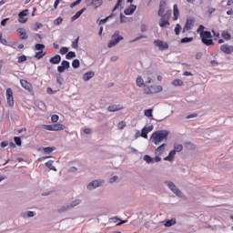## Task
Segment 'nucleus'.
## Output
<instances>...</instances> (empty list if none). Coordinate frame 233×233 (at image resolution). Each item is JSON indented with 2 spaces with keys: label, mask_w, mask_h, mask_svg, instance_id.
<instances>
[{
  "label": "nucleus",
  "mask_w": 233,
  "mask_h": 233,
  "mask_svg": "<svg viewBox=\"0 0 233 233\" xmlns=\"http://www.w3.org/2000/svg\"><path fill=\"white\" fill-rule=\"evenodd\" d=\"M86 11V8H82L80 11H77L72 17H71V21H76V19H79V17H81V15H83V14Z\"/></svg>",
  "instance_id": "20"
},
{
  "label": "nucleus",
  "mask_w": 233,
  "mask_h": 233,
  "mask_svg": "<svg viewBox=\"0 0 233 233\" xmlns=\"http://www.w3.org/2000/svg\"><path fill=\"white\" fill-rule=\"evenodd\" d=\"M172 85L174 86H183V81H181L180 79H175L173 82H172Z\"/></svg>",
  "instance_id": "47"
},
{
  "label": "nucleus",
  "mask_w": 233,
  "mask_h": 233,
  "mask_svg": "<svg viewBox=\"0 0 233 233\" xmlns=\"http://www.w3.org/2000/svg\"><path fill=\"white\" fill-rule=\"evenodd\" d=\"M55 132H59L60 130H65L66 127L63 124H54Z\"/></svg>",
  "instance_id": "30"
},
{
  "label": "nucleus",
  "mask_w": 233,
  "mask_h": 233,
  "mask_svg": "<svg viewBox=\"0 0 233 233\" xmlns=\"http://www.w3.org/2000/svg\"><path fill=\"white\" fill-rule=\"evenodd\" d=\"M39 28H43V24L41 23H35V32H37Z\"/></svg>",
  "instance_id": "59"
},
{
  "label": "nucleus",
  "mask_w": 233,
  "mask_h": 233,
  "mask_svg": "<svg viewBox=\"0 0 233 233\" xmlns=\"http://www.w3.org/2000/svg\"><path fill=\"white\" fill-rule=\"evenodd\" d=\"M36 106L40 109V110H46V106L45 105V102L40 101L36 103Z\"/></svg>",
  "instance_id": "41"
},
{
  "label": "nucleus",
  "mask_w": 233,
  "mask_h": 233,
  "mask_svg": "<svg viewBox=\"0 0 233 233\" xmlns=\"http://www.w3.org/2000/svg\"><path fill=\"white\" fill-rule=\"evenodd\" d=\"M201 41L206 46H212L214 40H212V33L210 31H205L200 33Z\"/></svg>",
  "instance_id": "3"
},
{
  "label": "nucleus",
  "mask_w": 233,
  "mask_h": 233,
  "mask_svg": "<svg viewBox=\"0 0 233 233\" xmlns=\"http://www.w3.org/2000/svg\"><path fill=\"white\" fill-rule=\"evenodd\" d=\"M136 84L141 88L145 86V80H143V77L137 76Z\"/></svg>",
  "instance_id": "33"
},
{
  "label": "nucleus",
  "mask_w": 233,
  "mask_h": 233,
  "mask_svg": "<svg viewBox=\"0 0 233 233\" xmlns=\"http://www.w3.org/2000/svg\"><path fill=\"white\" fill-rule=\"evenodd\" d=\"M51 121H52V123H57V122L59 121V116H57V115H53V116H51Z\"/></svg>",
  "instance_id": "55"
},
{
  "label": "nucleus",
  "mask_w": 233,
  "mask_h": 233,
  "mask_svg": "<svg viewBox=\"0 0 233 233\" xmlns=\"http://www.w3.org/2000/svg\"><path fill=\"white\" fill-rule=\"evenodd\" d=\"M95 76L96 73L94 71H88L83 75L82 79L83 81H90Z\"/></svg>",
  "instance_id": "15"
},
{
  "label": "nucleus",
  "mask_w": 233,
  "mask_h": 233,
  "mask_svg": "<svg viewBox=\"0 0 233 233\" xmlns=\"http://www.w3.org/2000/svg\"><path fill=\"white\" fill-rule=\"evenodd\" d=\"M113 15H114L112 14L109 16H107V17H106L104 19H101L99 25H101V23H106L108 21V19H110V17H113Z\"/></svg>",
  "instance_id": "60"
},
{
  "label": "nucleus",
  "mask_w": 233,
  "mask_h": 233,
  "mask_svg": "<svg viewBox=\"0 0 233 233\" xmlns=\"http://www.w3.org/2000/svg\"><path fill=\"white\" fill-rule=\"evenodd\" d=\"M125 127H127V124L124 121L118 123V128L120 130H123V128H125Z\"/></svg>",
  "instance_id": "58"
},
{
  "label": "nucleus",
  "mask_w": 233,
  "mask_h": 233,
  "mask_svg": "<svg viewBox=\"0 0 233 233\" xmlns=\"http://www.w3.org/2000/svg\"><path fill=\"white\" fill-rule=\"evenodd\" d=\"M44 130H49L50 132H55L54 124L53 125H44L42 126Z\"/></svg>",
  "instance_id": "35"
},
{
  "label": "nucleus",
  "mask_w": 233,
  "mask_h": 233,
  "mask_svg": "<svg viewBox=\"0 0 233 233\" xmlns=\"http://www.w3.org/2000/svg\"><path fill=\"white\" fill-rule=\"evenodd\" d=\"M173 225H176V219L175 218L167 220L166 223H165V227H173Z\"/></svg>",
  "instance_id": "39"
},
{
  "label": "nucleus",
  "mask_w": 233,
  "mask_h": 233,
  "mask_svg": "<svg viewBox=\"0 0 233 233\" xmlns=\"http://www.w3.org/2000/svg\"><path fill=\"white\" fill-rule=\"evenodd\" d=\"M123 106L121 105H111L107 107L109 112H119V110H123Z\"/></svg>",
  "instance_id": "14"
},
{
  "label": "nucleus",
  "mask_w": 233,
  "mask_h": 233,
  "mask_svg": "<svg viewBox=\"0 0 233 233\" xmlns=\"http://www.w3.org/2000/svg\"><path fill=\"white\" fill-rule=\"evenodd\" d=\"M61 56H65L66 54H68V47H61L60 49Z\"/></svg>",
  "instance_id": "54"
},
{
  "label": "nucleus",
  "mask_w": 233,
  "mask_h": 233,
  "mask_svg": "<svg viewBox=\"0 0 233 233\" xmlns=\"http://www.w3.org/2000/svg\"><path fill=\"white\" fill-rule=\"evenodd\" d=\"M154 45L159 48V50H168V45L167 42H163L162 40H155Z\"/></svg>",
  "instance_id": "11"
},
{
  "label": "nucleus",
  "mask_w": 233,
  "mask_h": 233,
  "mask_svg": "<svg viewBox=\"0 0 233 233\" xmlns=\"http://www.w3.org/2000/svg\"><path fill=\"white\" fill-rule=\"evenodd\" d=\"M175 33H176V35H179V34L181 33V25L179 24L176 25Z\"/></svg>",
  "instance_id": "51"
},
{
  "label": "nucleus",
  "mask_w": 233,
  "mask_h": 233,
  "mask_svg": "<svg viewBox=\"0 0 233 233\" xmlns=\"http://www.w3.org/2000/svg\"><path fill=\"white\" fill-rule=\"evenodd\" d=\"M163 92V86H151L149 89V94H157Z\"/></svg>",
  "instance_id": "16"
},
{
  "label": "nucleus",
  "mask_w": 233,
  "mask_h": 233,
  "mask_svg": "<svg viewBox=\"0 0 233 233\" xmlns=\"http://www.w3.org/2000/svg\"><path fill=\"white\" fill-rule=\"evenodd\" d=\"M28 15V9L23 10L22 12H20L18 14V17H26V15Z\"/></svg>",
  "instance_id": "50"
},
{
  "label": "nucleus",
  "mask_w": 233,
  "mask_h": 233,
  "mask_svg": "<svg viewBox=\"0 0 233 233\" xmlns=\"http://www.w3.org/2000/svg\"><path fill=\"white\" fill-rule=\"evenodd\" d=\"M121 3H123V0H117V3L113 8L112 12H116V10H117L121 6Z\"/></svg>",
  "instance_id": "53"
},
{
  "label": "nucleus",
  "mask_w": 233,
  "mask_h": 233,
  "mask_svg": "<svg viewBox=\"0 0 233 233\" xmlns=\"http://www.w3.org/2000/svg\"><path fill=\"white\" fill-rule=\"evenodd\" d=\"M86 6H94L95 9L99 8L103 5V0H86Z\"/></svg>",
  "instance_id": "8"
},
{
  "label": "nucleus",
  "mask_w": 233,
  "mask_h": 233,
  "mask_svg": "<svg viewBox=\"0 0 233 233\" xmlns=\"http://www.w3.org/2000/svg\"><path fill=\"white\" fill-rule=\"evenodd\" d=\"M35 50H37L38 52H43V50H45V45H43V44H36L35 46Z\"/></svg>",
  "instance_id": "43"
},
{
  "label": "nucleus",
  "mask_w": 233,
  "mask_h": 233,
  "mask_svg": "<svg viewBox=\"0 0 233 233\" xmlns=\"http://www.w3.org/2000/svg\"><path fill=\"white\" fill-rule=\"evenodd\" d=\"M154 130V126H148V127H144L141 130L140 133V137H144V139H148V133L152 132Z\"/></svg>",
  "instance_id": "7"
},
{
  "label": "nucleus",
  "mask_w": 233,
  "mask_h": 233,
  "mask_svg": "<svg viewBox=\"0 0 233 233\" xmlns=\"http://www.w3.org/2000/svg\"><path fill=\"white\" fill-rule=\"evenodd\" d=\"M72 48L77 50L79 48V36L72 42Z\"/></svg>",
  "instance_id": "42"
},
{
  "label": "nucleus",
  "mask_w": 233,
  "mask_h": 233,
  "mask_svg": "<svg viewBox=\"0 0 233 233\" xmlns=\"http://www.w3.org/2000/svg\"><path fill=\"white\" fill-rule=\"evenodd\" d=\"M112 219L114 220V223H116L117 226L125 225V223H128V220H121L117 217H115Z\"/></svg>",
  "instance_id": "29"
},
{
  "label": "nucleus",
  "mask_w": 233,
  "mask_h": 233,
  "mask_svg": "<svg viewBox=\"0 0 233 233\" xmlns=\"http://www.w3.org/2000/svg\"><path fill=\"white\" fill-rule=\"evenodd\" d=\"M221 36L223 37V39H226V41H230L232 39V35L227 31H223Z\"/></svg>",
  "instance_id": "31"
},
{
  "label": "nucleus",
  "mask_w": 233,
  "mask_h": 233,
  "mask_svg": "<svg viewBox=\"0 0 233 233\" xmlns=\"http://www.w3.org/2000/svg\"><path fill=\"white\" fill-rule=\"evenodd\" d=\"M0 43H1V45H4V46L8 45V41H6V39L3 38V33H0Z\"/></svg>",
  "instance_id": "52"
},
{
  "label": "nucleus",
  "mask_w": 233,
  "mask_h": 233,
  "mask_svg": "<svg viewBox=\"0 0 233 233\" xmlns=\"http://www.w3.org/2000/svg\"><path fill=\"white\" fill-rule=\"evenodd\" d=\"M144 161H146V163H154V158L152 157H150L149 155H146L143 157Z\"/></svg>",
  "instance_id": "38"
},
{
  "label": "nucleus",
  "mask_w": 233,
  "mask_h": 233,
  "mask_svg": "<svg viewBox=\"0 0 233 233\" xmlns=\"http://www.w3.org/2000/svg\"><path fill=\"white\" fill-rule=\"evenodd\" d=\"M194 23H196L194 19L192 18L187 19L182 31L183 34H185V32H188V30H192V26H194Z\"/></svg>",
  "instance_id": "12"
},
{
  "label": "nucleus",
  "mask_w": 233,
  "mask_h": 233,
  "mask_svg": "<svg viewBox=\"0 0 233 233\" xmlns=\"http://www.w3.org/2000/svg\"><path fill=\"white\" fill-rule=\"evenodd\" d=\"M81 203H82V200L79 198H76V199L69 202L68 204H69L70 208H76V207H77L78 205H81Z\"/></svg>",
  "instance_id": "25"
},
{
  "label": "nucleus",
  "mask_w": 233,
  "mask_h": 233,
  "mask_svg": "<svg viewBox=\"0 0 233 233\" xmlns=\"http://www.w3.org/2000/svg\"><path fill=\"white\" fill-rule=\"evenodd\" d=\"M125 37L119 35V31H116L111 36V40L107 44L108 48H114L120 41H123Z\"/></svg>",
  "instance_id": "4"
},
{
  "label": "nucleus",
  "mask_w": 233,
  "mask_h": 233,
  "mask_svg": "<svg viewBox=\"0 0 233 233\" xmlns=\"http://www.w3.org/2000/svg\"><path fill=\"white\" fill-rule=\"evenodd\" d=\"M173 14H174L175 21L177 20V17H179V9L177 8V5H174V6H173Z\"/></svg>",
  "instance_id": "32"
},
{
  "label": "nucleus",
  "mask_w": 233,
  "mask_h": 233,
  "mask_svg": "<svg viewBox=\"0 0 233 233\" xmlns=\"http://www.w3.org/2000/svg\"><path fill=\"white\" fill-rule=\"evenodd\" d=\"M165 148H167V144H162L161 146H159L156 150H155V154L157 156H161V154H163V152H165Z\"/></svg>",
  "instance_id": "22"
},
{
  "label": "nucleus",
  "mask_w": 233,
  "mask_h": 233,
  "mask_svg": "<svg viewBox=\"0 0 233 233\" xmlns=\"http://www.w3.org/2000/svg\"><path fill=\"white\" fill-rule=\"evenodd\" d=\"M15 143L17 147H21L23 145V141H21V138L19 137H15Z\"/></svg>",
  "instance_id": "48"
},
{
  "label": "nucleus",
  "mask_w": 233,
  "mask_h": 233,
  "mask_svg": "<svg viewBox=\"0 0 233 233\" xmlns=\"http://www.w3.org/2000/svg\"><path fill=\"white\" fill-rule=\"evenodd\" d=\"M17 32L19 34V37L22 40L28 39V35L26 34V29L25 28H18Z\"/></svg>",
  "instance_id": "17"
},
{
  "label": "nucleus",
  "mask_w": 233,
  "mask_h": 233,
  "mask_svg": "<svg viewBox=\"0 0 233 233\" xmlns=\"http://www.w3.org/2000/svg\"><path fill=\"white\" fill-rule=\"evenodd\" d=\"M154 112V109H147L144 111V115L146 117H148L149 119H152L153 121H157L158 123H161V121H164V119L157 120L154 118V115L152 114Z\"/></svg>",
  "instance_id": "13"
},
{
  "label": "nucleus",
  "mask_w": 233,
  "mask_h": 233,
  "mask_svg": "<svg viewBox=\"0 0 233 233\" xmlns=\"http://www.w3.org/2000/svg\"><path fill=\"white\" fill-rule=\"evenodd\" d=\"M54 150H56V147H44V148H43V152H44L45 154H52V152H54Z\"/></svg>",
  "instance_id": "40"
},
{
  "label": "nucleus",
  "mask_w": 233,
  "mask_h": 233,
  "mask_svg": "<svg viewBox=\"0 0 233 233\" xmlns=\"http://www.w3.org/2000/svg\"><path fill=\"white\" fill-rule=\"evenodd\" d=\"M137 6L131 5L128 8L125 9L124 14L126 15H132L137 10Z\"/></svg>",
  "instance_id": "18"
},
{
  "label": "nucleus",
  "mask_w": 233,
  "mask_h": 233,
  "mask_svg": "<svg viewBox=\"0 0 233 233\" xmlns=\"http://www.w3.org/2000/svg\"><path fill=\"white\" fill-rule=\"evenodd\" d=\"M80 65H81V62H79V59H75L72 62L73 68H79Z\"/></svg>",
  "instance_id": "46"
},
{
  "label": "nucleus",
  "mask_w": 233,
  "mask_h": 233,
  "mask_svg": "<svg viewBox=\"0 0 233 233\" xmlns=\"http://www.w3.org/2000/svg\"><path fill=\"white\" fill-rule=\"evenodd\" d=\"M21 216H22L24 218H34V217H35V211L23 212V213L21 214Z\"/></svg>",
  "instance_id": "28"
},
{
  "label": "nucleus",
  "mask_w": 233,
  "mask_h": 233,
  "mask_svg": "<svg viewBox=\"0 0 233 233\" xmlns=\"http://www.w3.org/2000/svg\"><path fill=\"white\" fill-rule=\"evenodd\" d=\"M209 15H212L214 14V12H216V8L214 7H209L208 10Z\"/></svg>",
  "instance_id": "64"
},
{
  "label": "nucleus",
  "mask_w": 233,
  "mask_h": 233,
  "mask_svg": "<svg viewBox=\"0 0 233 233\" xmlns=\"http://www.w3.org/2000/svg\"><path fill=\"white\" fill-rule=\"evenodd\" d=\"M194 117H198L197 113H193L191 115H188L187 116H186V119H193Z\"/></svg>",
  "instance_id": "62"
},
{
  "label": "nucleus",
  "mask_w": 233,
  "mask_h": 233,
  "mask_svg": "<svg viewBox=\"0 0 233 233\" xmlns=\"http://www.w3.org/2000/svg\"><path fill=\"white\" fill-rule=\"evenodd\" d=\"M173 151H175V154H177V152H183V145L181 144L176 145L174 147Z\"/></svg>",
  "instance_id": "37"
},
{
  "label": "nucleus",
  "mask_w": 233,
  "mask_h": 233,
  "mask_svg": "<svg viewBox=\"0 0 233 233\" xmlns=\"http://www.w3.org/2000/svg\"><path fill=\"white\" fill-rule=\"evenodd\" d=\"M49 62L52 64V65H59L61 63V56L59 55H56L55 56L51 57L49 59Z\"/></svg>",
  "instance_id": "19"
},
{
  "label": "nucleus",
  "mask_w": 233,
  "mask_h": 233,
  "mask_svg": "<svg viewBox=\"0 0 233 233\" xmlns=\"http://www.w3.org/2000/svg\"><path fill=\"white\" fill-rule=\"evenodd\" d=\"M176 157V151L171 150L167 157H164V161H169L172 163L174 161V157Z\"/></svg>",
  "instance_id": "24"
},
{
  "label": "nucleus",
  "mask_w": 233,
  "mask_h": 233,
  "mask_svg": "<svg viewBox=\"0 0 233 233\" xmlns=\"http://www.w3.org/2000/svg\"><path fill=\"white\" fill-rule=\"evenodd\" d=\"M68 68H70V62L66 60H63L61 63V66H57V70L59 74H63V72H65L66 70H68Z\"/></svg>",
  "instance_id": "9"
},
{
  "label": "nucleus",
  "mask_w": 233,
  "mask_h": 233,
  "mask_svg": "<svg viewBox=\"0 0 233 233\" xmlns=\"http://www.w3.org/2000/svg\"><path fill=\"white\" fill-rule=\"evenodd\" d=\"M81 1L83 0H76L70 5V8H74V6H77V5H81Z\"/></svg>",
  "instance_id": "57"
},
{
  "label": "nucleus",
  "mask_w": 233,
  "mask_h": 233,
  "mask_svg": "<svg viewBox=\"0 0 233 233\" xmlns=\"http://www.w3.org/2000/svg\"><path fill=\"white\" fill-rule=\"evenodd\" d=\"M198 34L201 35V32H205L204 25H199L198 29L197 30Z\"/></svg>",
  "instance_id": "63"
},
{
  "label": "nucleus",
  "mask_w": 233,
  "mask_h": 233,
  "mask_svg": "<svg viewBox=\"0 0 233 233\" xmlns=\"http://www.w3.org/2000/svg\"><path fill=\"white\" fill-rule=\"evenodd\" d=\"M168 134L170 131L165 129L155 131L150 137V141L154 145H161L163 141H168Z\"/></svg>",
  "instance_id": "1"
},
{
  "label": "nucleus",
  "mask_w": 233,
  "mask_h": 233,
  "mask_svg": "<svg viewBox=\"0 0 233 233\" xmlns=\"http://www.w3.org/2000/svg\"><path fill=\"white\" fill-rule=\"evenodd\" d=\"M20 84L21 86H23V88H25V90H32V84H30V82L26 81V80H20Z\"/></svg>",
  "instance_id": "21"
},
{
  "label": "nucleus",
  "mask_w": 233,
  "mask_h": 233,
  "mask_svg": "<svg viewBox=\"0 0 233 233\" xmlns=\"http://www.w3.org/2000/svg\"><path fill=\"white\" fill-rule=\"evenodd\" d=\"M191 41H194V37H184L180 40V43L187 44L191 43Z\"/></svg>",
  "instance_id": "45"
},
{
  "label": "nucleus",
  "mask_w": 233,
  "mask_h": 233,
  "mask_svg": "<svg viewBox=\"0 0 233 233\" xmlns=\"http://www.w3.org/2000/svg\"><path fill=\"white\" fill-rule=\"evenodd\" d=\"M74 57H76V52H74V51H69L66 55V59H74Z\"/></svg>",
  "instance_id": "44"
},
{
  "label": "nucleus",
  "mask_w": 233,
  "mask_h": 233,
  "mask_svg": "<svg viewBox=\"0 0 233 233\" xmlns=\"http://www.w3.org/2000/svg\"><path fill=\"white\" fill-rule=\"evenodd\" d=\"M117 179H119V177L114 176L113 177H111L109 179V183H116V181H117Z\"/></svg>",
  "instance_id": "61"
},
{
  "label": "nucleus",
  "mask_w": 233,
  "mask_h": 233,
  "mask_svg": "<svg viewBox=\"0 0 233 233\" xmlns=\"http://www.w3.org/2000/svg\"><path fill=\"white\" fill-rule=\"evenodd\" d=\"M68 210H72V208H70V204L67 203L66 205H64L61 208H59L57 209V212L59 214H63V212H68Z\"/></svg>",
  "instance_id": "23"
},
{
  "label": "nucleus",
  "mask_w": 233,
  "mask_h": 233,
  "mask_svg": "<svg viewBox=\"0 0 233 233\" xmlns=\"http://www.w3.org/2000/svg\"><path fill=\"white\" fill-rule=\"evenodd\" d=\"M61 23H63V17L58 16L56 19L54 20V25H56V26H58V25H61Z\"/></svg>",
  "instance_id": "49"
},
{
  "label": "nucleus",
  "mask_w": 233,
  "mask_h": 233,
  "mask_svg": "<svg viewBox=\"0 0 233 233\" xmlns=\"http://www.w3.org/2000/svg\"><path fill=\"white\" fill-rule=\"evenodd\" d=\"M220 51L224 54L230 55L233 53V46L228 44H223L220 46Z\"/></svg>",
  "instance_id": "10"
},
{
  "label": "nucleus",
  "mask_w": 233,
  "mask_h": 233,
  "mask_svg": "<svg viewBox=\"0 0 233 233\" xmlns=\"http://www.w3.org/2000/svg\"><path fill=\"white\" fill-rule=\"evenodd\" d=\"M165 185H167L169 190H171V192H173V194H175L177 198H180L181 199H187V196L183 194V191H181V189H179V187H177V186H176L174 182L167 180L165 182Z\"/></svg>",
  "instance_id": "2"
},
{
  "label": "nucleus",
  "mask_w": 233,
  "mask_h": 233,
  "mask_svg": "<svg viewBox=\"0 0 233 233\" xmlns=\"http://www.w3.org/2000/svg\"><path fill=\"white\" fill-rule=\"evenodd\" d=\"M167 25H170V23H168V20L167 19V16H161L159 26H161V28H165Z\"/></svg>",
  "instance_id": "26"
},
{
  "label": "nucleus",
  "mask_w": 233,
  "mask_h": 233,
  "mask_svg": "<svg viewBox=\"0 0 233 233\" xmlns=\"http://www.w3.org/2000/svg\"><path fill=\"white\" fill-rule=\"evenodd\" d=\"M54 160H49L45 163L46 167L49 168V170H54V172H57V168L54 167Z\"/></svg>",
  "instance_id": "27"
},
{
  "label": "nucleus",
  "mask_w": 233,
  "mask_h": 233,
  "mask_svg": "<svg viewBox=\"0 0 233 233\" xmlns=\"http://www.w3.org/2000/svg\"><path fill=\"white\" fill-rule=\"evenodd\" d=\"M26 61V56L22 55L18 57V63H25Z\"/></svg>",
  "instance_id": "56"
},
{
  "label": "nucleus",
  "mask_w": 233,
  "mask_h": 233,
  "mask_svg": "<svg viewBox=\"0 0 233 233\" xmlns=\"http://www.w3.org/2000/svg\"><path fill=\"white\" fill-rule=\"evenodd\" d=\"M5 97L7 100L8 106H14L15 101H14V90L12 88L8 87L5 91Z\"/></svg>",
  "instance_id": "5"
},
{
  "label": "nucleus",
  "mask_w": 233,
  "mask_h": 233,
  "mask_svg": "<svg viewBox=\"0 0 233 233\" xmlns=\"http://www.w3.org/2000/svg\"><path fill=\"white\" fill-rule=\"evenodd\" d=\"M45 56H46V54L44 53L43 51H38L35 54V59H43V57H45Z\"/></svg>",
  "instance_id": "34"
},
{
  "label": "nucleus",
  "mask_w": 233,
  "mask_h": 233,
  "mask_svg": "<svg viewBox=\"0 0 233 233\" xmlns=\"http://www.w3.org/2000/svg\"><path fill=\"white\" fill-rule=\"evenodd\" d=\"M104 184H105V180H99V179L94 180L87 185V190H96V188H99V187H103Z\"/></svg>",
  "instance_id": "6"
},
{
  "label": "nucleus",
  "mask_w": 233,
  "mask_h": 233,
  "mask_svg": "<svg viewBox=\"0 0 233 233\" xmlns=\"http://www.w3.org/2000/svg\"><path fill=\"white\" fill-rule=\"evenodd\" d=\"M158 15L160 17H164L167 16V15H165V5H161L158 10Z\"/></svg>",
  "instance_id": "36"
}]
</instances>
